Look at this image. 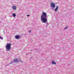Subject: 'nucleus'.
I'll list each match as a JSON object with an SVG mask.
<instances>
[{
  "label": "nucleus",
  "mask_w": 74,
  "mask_h": 74,
  "mask_svg": "<svg viewBox=\"0 0 74 74\" xmlns=\"http://www.w3.org/2000/svg\"><path fill=\"white\" fill-rule=\"evenodd\" d=\"M51 6L52 8H54L55 7V4L54 3H51Z\"/></svg>",
  "instance_id": "obj_3"
},
{
  "label": "nucleus",
  "mask_w": 74,
  "mask_h": 74,
  "mask_svg": "<svg viewBox=\"0 0 74 74\" xmlns=\"http://www.w3.org/2000/svg\"><path fill=\"white\" fill-rule=\"evenodd\" d=\"M12 44L11 43H8L6 45V48L7 50H6L7 51H9V50L8 49H11V46Z\"/></svg>",
  "instance_id": "obj_2"
},
{
  "label": "nucleus",
  "mask_w": 74,
  "mask_h": 74,
  "mask_svg": "<svg viewBox=\"0 0 74 74\" xmlns=\"http://www.w3.org/2000/svg\"><path fill=\"white\" fill-rule=\"evenodd\" d=\"M14 62H19V61L17 59H14Z\"/></svg>",
  "instance_id": "obj_7"
},
{
  "label": "nucleus",
  "mask_w": 74,
  "mask_h": 74,
  "mask_svg": "<svg viewBox=\"0 0 74 74\" xmlns=\"http://www.w3.org/2000/svg\"><path fill=\"white\" fill-rule=\"evenodd\" d=\"M67 29V27L65 28V29Z\"/></svg>",
  "instance_id": "obj_12"
},
{
  "label": "nucleus",
  "mask_w": 74,
  "mask_h": 74,
  "mask_svg": "<svg viewBox=\"0 0 74 74\" xmlns=\"http://www.w3.org/2000/svg\"><path fill=\"white\" fill-rule=\"evenodd\" d=\"M27 16H29V14L27 15Z\"/></svg>",
  "instance_id": "obj_13"
},
{
  "label": "nucleus",
  "mask_w": 74,
  "mask_h": 74,
  "mask_svg": "<svg viewBox=\"0 0 74 74\" xmlns=\"http://www.w3.org/2000/svg\"><path fill=\"white\" fill-rule=\"evenodd\" d=\"M29 33H31V30H29Z\"/></svg>",
  "instance_id": "obj_11"
},
{
  "label": "nucleus",
  "mask_w": 74,
  "mask_h": 74,
  "mask_svg": "<svg viewBox=\"0 0 74 74\" xmlns=\"http://www.w3.org/2000/svg\"><path fill=\"white\" fill-rule=\"evenodd\" d=\"M13 16L14 17H15V16H16V14L15 13H14L13 14Z\"/></svg>",
  "instance_id": "obj_9"
},
{
  "label": "nucleus",
  "mask_w": 74,
  "mask_h": 74,
  "mask_svg": "<svg viewBox=\"0 0 74 74\" xmlns=\"http://www.w3.org/2000/svg\"><path fill=\"white\" fill-rule=\"evenodd\" d=\"M21 62H22V61H21Z\"/></svg>",
  "instance_id": "obj_14"
},
{
  "label": "nucleus",
  "mask_w": 74,
  "mask_h": 74,
  "mask_svg": "<svg viewBox=\"0 0 74 74\" xmlns=\"http://www.w3.org/2000/svg\"><path fill=\"white\" fill-rule=\"evenodd\" d=\"M15 38L16 39H19V38H20V36L19 35H16L15 36Z\"/></svg>",
  "instance_id": "obj_4"
},
{
  "label": "nucleus",
  "mask_w": 74,
  "mask_h": 74,
  "mask_svg": "<svg viewBox=\"0 0 74 74\" xmlns=\"http://www.w3.org/2000/svg\"><path fill=\"white\" fill-rule=\"evenodd\" d=\"M0 39H1V40H3V38H2L1 36H0Z\"/></svg>",
  "instance_id": "obj_10"
},
{
  "label": "nucleus",
  "mask_w": 74,
  "mask_h": 74,
  "mask_svg": "<svg viewBox=\"0 0 74 74\" xmlns=\"http://www.w3.org/2000/svg\"><path fill=\"white\" fill-rule=\"evenodd\" d=\"M41 21L43 23L47 22L48 21L47 18V13L44 12H42V15L40 17Z\"/></svg>",
  "instance_id": "obj_1"
},
{
  "label": "nucleus",
  "mask_w": 74,
  "mask_h": 74,
  "mask_svg": "<svg viewBox=\"0 0 74 74\" xmlns=\"http://www.w3.org/2000/svg\"><path fill=\"white\" fill-rule=\"evenodd\" d=\"M51 63L52 64H56V62L54 61H53L51 62Z\"/></svg>",
  "instance_id": "obj_8"
},
{
  "label": "nucleus",
  "mask_w": 74,
  "mask_h": 74,
  "mask_svg": "<svg viewBox=\"0 0 74 74\" xmlns=\"http://www.w3.org/2000/svg\"><path fill=\"white\" fill-rule=\"evenodd\" d=\"M58 7H59L58 6H56V8L55 10V11H58Z\"/></svg>",
  "instance_id": "obj_6"
},
{
  "label": "nucleus",
  "mask_w": 74,
  "mask_h": 74,
  "mask_svg": "<svg viewBox=\"0 0 74 74\" xmlns=\"http://www.w3.org/2000/svg\"><path fill=\"white\" fill-rule=\"evenodd\" d=\"M12 8L14 10H16V7L15 6H13L12 7Z\"/></svg>",
  "instance_id": "obj_5"
}]
</instances>
